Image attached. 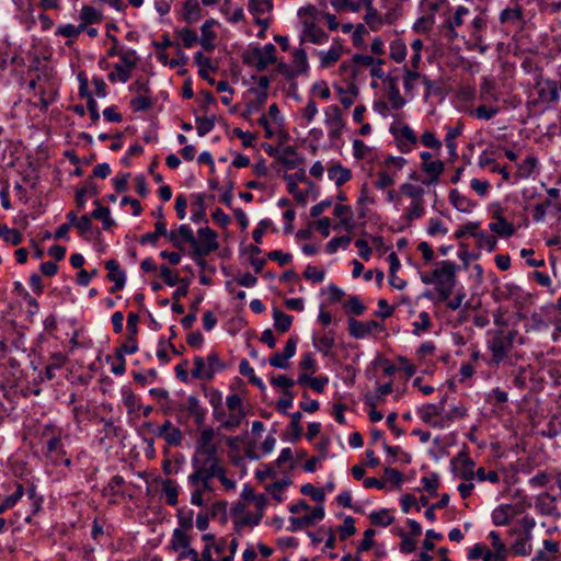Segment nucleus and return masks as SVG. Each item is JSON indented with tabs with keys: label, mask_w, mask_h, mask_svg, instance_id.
I'll list each match as a JSON object with an SVG mask.
<instances>
[{
	"label": "nucleus",
	"mask_w": 561,
	"mask_h": 561,
	"mask_svg": "<svg viewBox=\"0 0 561 561\" xmlns=\"http://www.w3.org/2000/svg\"><path fill=\"white\" fill-rule=\"evenodd\" d=\"M214 439V431L213 428H205L202 431L199 437L196 440V449L195 451H218L217 446L213 442Z\"/></svg>",
	"instance_id": "33"
},
{
	"label": "nucleus",
	"mask_w": 561,
	"mask_h": 561,
	"mask_svg": "<svg viewBox=\"0 0 561 561\" xmlns=\"http://www.w3.org/2000/svg\"><path fill=\"white\" fill-rule=\"evenodd\" d=\"M369 519L376 526L387 527L393 523L394 516L391 514L390 510L381 508L379 511L371 512L369 514Z\"/></svg>",
	"instance_id": "37"
},
{
	"label": "nucleus",
	"mask_w": 561,
	"mask_h": 561,
	"mask_svg": "<svg viewBox=\"0 0 561 561\" xmlns=\"http://www.w3.org/2000/svg\"><path fill=\"white\" fill-rule=\"evenodd\" d=\"M178 411L186 412L188 416L194 419L197 426H202L205 423L207 410L195 396H188L184 402L178 405Z\"/></svg>",
	"instance_id": "13"
},
{
	"label": "nucleus",
	"mask_w": 561,
	"mask_h": 561,
	"mask_svg": "<svg viewBox=\"0 0 561 561\" xmlns=\"http://www.w3.org/2000/svg\"><path fill=\"white\" fill-rule=\"evenodd\" d=\"M277 158L287 169H294L300 164L297 150L293 146L285 147Z\"/></svg>",
	"instance_id": "34"
},
{
	"label": "nucleus",
	"mask_w": 561,
	"mask_h": 561,
	"mask_svg": "<svg viewBox=\"0 0 561 561\" xmlns=\"http://www.w3.org/2000/svg\"><path fill=\"white\" fill-rule=\"evenodd\" d=\"M334 216L340 219L341 227H344L346 230H351L353 228L352 225V209L347 205H335L334 207Z\"/></svg>",
	"instance_id": "38"
},
{
	"label": "nucleus",
	"mask_w": 561,
	"mask_h": 561,
	"mask_svg": "<svg viewBox=\"0 0 561 561\" xmlns=\"http://www.w3.org/2000/svg\"><path fill=\"white\" fill-rule=\"evenodd\" d=\"M351 241H352V239L350 236H341V237L332 238L327 243V252L330 254H333L339 250V248L346 249L350 245Z\"/></svg>",
	"instance_id": "59"
},
{
	"label": "nucleus",
	"mask_w": 561,
	"mask_h": 561,
	"mask_svg": "<svg viewBox=\"0 0 561 561\" xmlns=\"http://www.w3.org/2000/svg\"><path fill=\"white\" fill-rule=\"evenodd\" d=\"M171 548L179 553V559L190 558L192 561H201L195 549L191 548L188 536L181 529H175L171 538Z\"/></svg>",
	"instance_id": "9"
},
{
	"label": "nucleus",
	"mask_w": 561,
	"mask_h": 561,
	"mask_svg": "<svg viewBox=\"0 0 561 561\" xmlns=\"http://www.w3.org/2000/svg\"><path fill=\"white\" fill-rule=\"evenodd\" d=\"M65 450L61 443L60 433L53 435L46 442V451L45 456L48 458L54 465H65L69 467L71 465V460L65 457Z\"/></svg>",
	"instance_id": "11"
},
{
	"label": "nucleus",
	"mask_w": 561,
	"mask_h": 561,
	"mask_svg": "<svg viewBox=\"0 0 561 561\" xmlns=\"http://www.w3.org/2000/svg\"><path fill=\"white\" fill-rule=\"evenodd\" d=\"M448 198L450 204L461 213H470L476 207V203L462 195L458 190H450Z\"/></svg>",
	"instance_id": "27"
},
{
	"label": "nucleus",
	"mask_w": 561,
	"mask_h": 561,
	"mask_svg": "<svg viewBox=\"0 0 561 561\" xmlns=\"http://www.w3.org/2000/svg\"><path fill=\"white\" fill-rule=\"evenodd\" d=\"M125 484V480L122 476H113L107 484L104 486V495L116 496L123 493L122 486Z\"/></svg>",
	"instance_id": "49"
},
{
	"label": "nucleus",
	"mask_w": 561,
	"mask_h": 561,
	"mask_svg": "<svg viewBox=\"0 0 561 561\" xmlns=\"http://www.w3.org/2000/svg\"><path fill=\"white\" fill-rule=\"evenodd\" d=\"M85 194L98 195L99 191L95 183L89 180L85 185L76 192V202L79 208L85 206Z\"/></svg>",
	"instance_id": "47"
},
{
	"label": "nucleus",
	"mask_w": 561,
	"mask_h": 561,
	"mask_svg": "<svg viewBox=\"0 0 561 561\" xmlns=\"http://www.w3.org/2000/svg\"><path fill=\"white\" fill-rule=\"evenodd\" d=\"M290 484V480L285 478L279 481H276L270 484L266 488V491L272 495V497L277 502L282 503L284 501V490Z\"/></svg>",
	"instance_id": "43"
},
{
	"label": "nucleus",
	"mask_w": 561,
	"mask_h": 561,
	"mask_svg": "<svg viewBox=\"0 0 561 561\" xmlns=\"http://www.w3.org/2000/svg\"><path fill=\"white\" fill-rule=\"evenodd\" d=\"M191 220L199 224L205 219V198L203 194H193L191 202Z\"/></svg>",
	"instance_id": "29"
},
{
	"label": "nucleus",
	"mask_w": 561,
	"mask_h": 561,
	"mask_svg": "<svg viewBox=\"0 0 561 561\" xmlns=\"http://www.w3.org/2000/svg\"><path fill=\"white\" fill-rule=\"evenodd\" d=\"M495 221L489 224V228L492 232L500 237H511L515 233V227L508 222L499 211L494 214Z\"/></svg>",
	"instance_id": "26"
},
{
	"label": "nucleus",
	"mask_w": 561,
	"mask_h": 561,
	"mask_svg": "<svg viewBox=\"0 0 561 561\" xmlns=\"http://www.w3.org/2000/svg\"><path fill=\"white\" fill-rule=\"evenodd\" d=\"M324 115V122L329 128V137H339L344 126L340 107L337 105H330L325 108Z\"/></svg>",
	"instance_id": "19"
},
{
	"label": "nucleus",
	"mask_w": 561,
	"mask_h": 561,
	"mask_svg": "<svg viewBox=\"0 0 561 561\" xmlns=\"http://www.w3.org/2000/svg\"><path fill=\"white\" fill-rule=\"evenodd\" d=\"M387 98L390 103V106L394 111L401 110L405 105V100L401 95L398 79L393 77H387Z\"/></svg>",
	"instance_id": "22"
},
{
	"label": "nucleus",
	"mask_w": 561,
	"mask_h": 561,
	"mask_svg": "<svg viewBox=\"0 0 561 561\" xmlns=\"http://www.w3.org/2000/svg\"><path fill=\"white\" fill-rule=\"evenodd\" d=\"M525 506L523 504H502L493 510L491 514L492 523L495 526H505L522 513H524Z\"/></svg>",
	"instance_id": "10"
},
{
	"label": "nucleus",
	"mask_w": 561,
	"mask_h": 561,
	"mask_svg": "<svg viewBox=\"0 0 561 561\" xmlns=\"http://www.w3.org/2000/svg\"><path fill=\"white\" fill-rule=\"evenodd\" d=\"M536 526V520L531 516H524L516 525L508 529V536L516 537L512 543V550L518 556H529L531 552L530 540L531 531Z\"/></svg>",
	"instance_id": "2"
},
{
	"label": "nucleus",
	"mask_w": 561,
	"mask_h": 561,
	"mask_svg": "<svg viewBox=\"0 0 561 561\" xmlns=\"http://www.w3.org/2000/svg\"><path fill=\"white\" fill-rule=\"evenodd\" d=\"M153 105V99L151 94L137 95L130 101V108L134 112H145L151 108Z\"/></svg>",
	"instance_id": "51"
},
{
	"label": "nucleus",
	"mask_w": 561,
	"mask_h": 561,
	"mask_svg": "<svg viewBox=\"0 0 561 561\" xmlns=\"http://www.w3.org/2000/svg\"><path fill=\"white\" fill-rule=\"evenodd\" d=\"M272 314L274 320V327L278 332L285 333L289 331L294 320L293 316L283 312L278 308H274Z\"/></svg>",
	"instance_id": "31"
},
{
	"label": "nucleus",
	"mask_w": 561,
	"mask_h": 561,
	"mask_svg": "<svg viewBox=\"0 0 561 561\" xmlns=\"http://www.w3.org/2000/svg\"><path fill=\"white\" fill-rule=\"evenodd\" d=\"M309 69L307 54L304 49H297L293 53L291 75H306Z\"/></svg>",
	"instance_id": "28"
},
{
	"label": "nucleus",
	"mask_w": 561,
	"mask_h": 561,
	"mask_svg": "<svg viewBox=\"0 0 561 561\" xmlns=\"http://www.w3.org/2000/svg\"><path fill=\"white\" fill-rule=\"evenodd\" d=\"M517 335V330L499 329L493 332L491 340L488 342L492 364L499 365L508 357Z\"/></svg>",
	"instance_id": "3"
},
{
	"label": "nucleus",
	"mask_w": 561,
	"mask_h": 561,
	"mask_svg": "<svg viewBox=\"0 0 561 561\" xmlns=\"http://www.w3.org/2000/svg\"><path fill=\"white\" fill-rule=\"evenodd\" d=\"M130 77L131 70L118 62L114 65V71L107 75V79L112 83H126L130 79Z\"/></svg>",
	"instance_id": "41"
},
{
	"label": "nucleus",
	"mask_w": 561,
	"mask_h": 561,
	"mask_svg": "<svg viewBox=\"0 0 561 561\" xmlns=\"http://www.w3.org/2000/svg\"><path fill=\"white\" fill-rule=\"evenodd\" d=\"M420 158L422 160L421 169L427 174V176L422 180V183L427 186L436 185L445 170L444 162L439 159L433 160V156L430 151H422Z\"/></svg>",
	"instance_id": "8"
},
{
	"label": "nucleus",
	"mask_w": 561,
	"mask_h": 561,
	"mask_svg": "<svg viewBox=\"0 0 561 561\" xmlns=\"http://www.w3.org/2000/svg\"><path fill=\"white\" fill-rule=\"evenodd\" d=\"M23 494L24 486L21 483H18L15 491L11 495L7 496L0 504V514L13 507L18 503V501L23 496Z\"/></svg>",
	"instance_id": "55"
},
{
	"label": "nucleus",
	"mask_w": 561,
	"mask_h": 561,
	"mask_svg": "<svg viewBox=\"0 0 561 561\" xmlns=\"http://www.w3.org/2000/svg\"><path fill=\"white\" fill-rule=\"evenodd\" d=\"M522 19V9L516 5L515 8L504 9L500 14L501 23L516 22Z\"/></svg>",
	"instance_id": "62"
},
{
	"label": "nucleus",
	"mask_w": 561,
	"mask_h": 561,
	"mask_svg": "<svg viewBox=\"0 0 561 561\" xmlns=\"http://www.w3.org/2000/svg\"><path fill=\"white\" fill-rule=\"evenodd\" d=\"M196 130L199 137H204L210 133L215 127L214 116H197L195 118Z\"/></svg>",
	"instance_id": "52"
},
{
	"label": "nucleus",
	"mask_w": 561,
	"mask_h": 561,
	"mask_svg": "<svg viewBox=\"0 0 561 561\" xmlns=\"http://www.w3.org/2000/svg\"><path fill=\"white\" fill-rule=\"evenodd\" d=\"M444 411V403L439 404L427 403L417 410L419 417L427 425L435 428H445L453 422L451 415H442Z\"/></svg>",
	"instance_id": "6"
},
{
	"label": "nucleus",
	"mask_w": 561,
	"mask_h": 561,
	"mask_svg": "<svg viewBox=\"0 0 561 561\" xmlns=\"http://www.w3.org/2000/svg\"><path fill=\"white\" fill-rule=\"evenodd\" d=\"M389 131L394 137L397 146L402 153L410 152L417 144L414 130L407 124L396 121L390 125Z\"/></svg>",
	"instance_id": "7"
},
{
	"label": "nucleus",
	"mask_w": 561,
	"mask_h": 561,
	"mask_svg": "<svg viewBox=\"0 0 561 561\" xmlns=\"http://www.w3.org/2000/svg\"><path fill=\"white\" fill-rule=\"evenodd\" d=\"M423 484V489L430 493L432 496L437 495V489L439 485V476L436 472H432L430 476L423 477L421 479Z\"/></svg>",
	"instance_id": "57"
},
{
	"label": "nucleus",
	"mask_w": 561,
	"mask_h": 561,
	"mask_svg": "<svg viewBox=\"0 0 561 561\" xmlns=\"http://www.w3.org/2000/svg\"><path fill=\"white\" fill-rule=\"evenodd\" d=\"M335 343L332 331L323 332L319 337H313V346L324 355H328Z\"/></svg>",
	"instance_id": "36"
},
{
	"label": "nucleus",
	"mask_w": 561,
	"mask_h": 561,
	"mask_svg": "<svg viewBox=\"0 0 561 561\" xmlns=\"http://www.w3.org/2000/svg\"><path fill=\"white\" fill-rule=\"evenodd\" d=\"M194 61L199 67L198 75L201 78L208 80L210 83H214V80H211L208 75V71L213 69L210 59L204 56L201 51H197L194 55Z\"/></svg>",
	"instance_id": "46"
},
{
	"label": "nucleus",
	"mask_w": 561,
	"mask_h": 561,
	"mask_svg": "<svg viewBox=\"0 0 561 561\" xmlns=\"http://www.w3.org/2000/svg\"><path fill=\"white\" fill-rule=\"evenodd\" d=\"M400 193L403 196H407L411 199V202L423 201L424 199V188L420 185H415L412 183H403L400 185Z\"/></svg>",
	"instance_id": "39"
},
{
	"label": "nucleus",
	"mask_w": 561,
	"mask_h": 561,
	"mask_svg": "<svg viewBox=\"0 0 561 561\" xmlns=\"http://www.w3.org/2000/svg\"><path fill=\"white\" fill-rule=\"evenodd\" d=\"M376 176L377 180L375 181L374 185L377 190H385L390 187L396 182V172L391 173L387 170H381L377 172Z\"/></svg>",
	"instance_id": "53"
},
{
	"label": "nucleus",
	"mask_w": 561,
	"mask_h": 561,
	"mask_svg": "<svg viewBox=\"0 0 561 561\" xmlns=\"http://www.w3.org/2000/svg\"><path fill=\"white\" fill-rule=\"evenodd\" d=\"M276 47L273 44H266L262 48H255L253 55L256 57L255 68L263 71L267 66L276 61Z\"/></svg>",
	"instance_id": "21"
},
{
	"label": "nucleus",
	"mask_w": 561,
	"mask_h": 561,
	"mask_svg": "<svg viewBox=\"0 0 561 561\" xmlns=\"http://www.w3.org/2000/svg\"><path fill=\"white\" fill-rule=\"evenodd\" d=\"M162 492L165 496V502L169 505H176L178 503V496H179V490L178 485L172 480H165L162 483Z\"/></svg>",
	"instance_id": "50"
},
{
	"label": "nucleus",
	"mask_w": 561,
	"mask_h": 561,
	"mask_svg": "<svg viewBox=\"0 0 561 561\" xmlns=\"http://www.w3.org/2000/svg\"><path fill=\"white\" fill-rule=\"evenodd\" d=\"M0 238L12 245H19L23 241V236L19 230L11 229L3 224H0Z\"/></svg>",
	"instance_id": "45"
},
{
	"label": "nucleus",
	"mask_w": 561,
	"mask_h": 561,
	"mask_svg": "<svg viewBox=\"0 0 561 561\" xmlns=\"http://www.w3.org/2000/svg\"><path fill=\"white\" fill-rule=\"evenodd\" d=\"M82 31H84V24H80V25L64 24L58 27L57 34H59L64 37L75 38Z\"/></svg>",
	"instance_id": "63"
},
{
	"label": "nucleus",
	"mask_w": 561,
	"mask_h": 561,
	"mask_svg": "<svg viewBox=\"0 0 561 561\" xmlns=\"http://www.w3.org/2000/svg\"><path fill=\"white\" fill-rule=\"evenodd\" d=\"M459 265L450 260L438 261L434 264V267L430 272H421L420 278L425 285H433L435 287L436 300H447L456 285H457V272Z\"/></svg>",
	"instance_id": "1"
},
{
	"label": "nucleus",
	"mask_w": 561,
	"mask_h": 561,
	"mask_svg": "<svg viewBox=\"0 0 561 561\" xmlns=\"http://www.w3.org/2000/svg\"><path fill=\"white\" fill-rule=\"evenodd\" d=\"M538 160L534 156L527 157L522 163L517 165L516 176L519 179H528L535 172Z\"/></svg>",
	"instance_id": "40"
},
{
	"label": "nucleus",
	"mask_w": 561,
	"mask_h": 561,
	"mask_svg": "<svg viewBox=\"0 0 561 561\" xmlns=\"http://www.w3.org/2000/svg\"><path fill=\"white\" fill-rule=\"evenodd\" d=\"M183 16L186 22L195 23L203 16L202 8L197 0H185L183 4Z\"/></svg>",
	"instance_id": "30"
},
{
	"label": "nucleus",
	"mask_w": 561,
	"mask_h": 561,
	"mask_svg": "<svg viewBox=\"0 0 561 561\" xmlns=\"http://www.w3.org/2000/svg\"><path fill=\"white\" fill-rule=\"evenodd\" d=\"M138 351L137 339L128 336L127 340L116 350V356H125L126 354H135Z\"/></svg>",
	"instance_id": "61"
},
{
	"label": "nucleus",
	"mask_w": 561,
	"mask_h": 561,
	"mask_svg": "<svg viewBox=\"0 0 561 561\" xmlns=\"http://www.w3.org/2000/svg\"><path fill=\"white\" fill-rule=\"evenodd\" d=\"M538 101L545 104L557 103L559 101V88L556 81L541 80L535 85Z\"/></svg>",
	"instance_id": "17"
},
{
	"label": "nucleus",
	"mask_w": 561,
	"mask_h": 561,
	"mask_svg": "<svg viewBox=\"0 0 561 561\" xmlns=\"http://www.w3.org/2000/svg\"><path fill=\"white\" fill-rule=\"evenodd\" d=\"M328 178L340 187L352 179V171L339 162L333 163L328 168Z\"/></svg>",
	"instance_id": "24"
},
{
	"label": "nucleus",
	"mask_w": 561,
	"mask_h": 561,
	"mask_svg": "<svg viewBox=\"0 0 561 561\" xmlns=\"http://www.w3.org/2000/svg\"><path fill=\"white\" fill-rule=\"evenodd\" d=\"M469 13L468 8L459 5L455 13L445 20L443 27L446 30L445 37L449 42H454L458 37L457 28L463 24V18Z\"/></svg>",
	"instance_id": "16"
},
{
	"label": "nucleus",
	"mask_w": 561,
	"mask_h": 561,
	"mask_svg": "<svg viewBox=\"0 0 561 561\" xmlns=\"http://www.w3.org/2000/svg\"><path fill=\"white\" fill-rule=\"evenodd\" d=\"M80 19L82 20L81 24H84V27H85L88 24H93V23L99 22L100 14L94 8L85 5L81 10Z\"/></svg>",
	"instance_id": "64"
},
{
	"label": "nucleus",
	"mask_w": 561,
	"mask_h": 561,
	"mask_svg": "<svg viewBox=\"0 0 561 561\" xmlns=\"http://www.w3.org/2000/svg\"><path fill=\"white\" fill-rule=\"evenodd\" d=\"M226 369V364L220 360L217 353H210L206 358L202 356L194 357V368L192 377L195 379L211 380L215 374Z\"/></svg>",
	"instance_id": "5"
},
{
	"label": "nucleus",
	"mask_w": 561,
	"mask_h": 561,
	"mask_svg": "<svg viewBox=\"0 0 561 561\" xmlns=\"http://www.w3.org/2000/svg\"><path fill=\"white\" fill-rule=\"evenodd\" d=\"M408 48L401 39H394L390 43V58L396 62H402L407 58Z\"/></svg>",
	"instance_id": "48"
},
{
	"label": "nucleus",
	"mask_w": 561,
	"mask_h": 561,
	"mask_svg": "<svg viewBox=\"0 0 561 561\" xmlns=\"http://www.w3.org/2000/svg\"><path fill=\"white\" fill-rule=\"evenodd\" d=\"M298 337L290 336L286 345L280 353H275L272 355L268 359V363L272 367L286 369L289 366V358H291L296 353V346H297Z\"/></svg>",
	"instance_id": "18"
},
{
	"label": "nucleus",
	"mask_w": 561,
	"mask_h": 561,
	"mask_svg": "<svg viewBox=\"0 0 561 561\" xmlns=\"http://www.w3.org/2000/svg\"><path fill=\"white\" fill-rule=\"evenodd\" d=\"M244 412H229L227 417L222 421V428L232 431L240 426L244 419Z\"/></svg>",
	"instance_id": "58"
},
{
	"label": "nucleus",
	"mask_w": 561,
	"mask_h": 561,
	"mask_svg": "<svg viewBox=\"0 0 561 561\" xmlns=\"http://www.w3.org/2000/svg\"><path fill=\"white\" fill-rule=\"evenodd\" d=\"M366 14L364 16V20L366 24L369 26L371 31H378L382 24L383 20L377 12V10L374 8V5L365 7Z\"/></svg>",
	"instance_id": "44"
},
{
	"label": "nucleus",
	"mask_w": 561,
	"mask_h": 561,
	"mask_svg": "<svg viewBox=\"0 0 561 561\" xmlns=\"http://www.w3.org/2000/svg\"><path fill=\"white\" fill-rule=\"evenodd\" d=\"M164 234H167V225L163 220H159L154 224V231L142 234L139 242L142 245L148 243L156 245L158 239Z\"/></svg>",
	"instance_id": "35"
},
{
	"label": "nucleus",
	"mask_w": 561,
	"mask_h": 561,
	"mask_svg": "<svg viewBox=\"0 0 561 561\" xmlns=\"http://www.w3.org/2000/svg\"><path fill=\"white\" fill-rule=\"evenodd\" d=\"M121 62L123 66L127 67L133 71L134 68L137 67L139 61V56L137 51L133 48H124L119 56Z\"/></svg>",
	"instance_id": "56"
},
{
	"label": "nucleus",
	"mask_w": 561,
	"mask_h": 561,
	"mask_svg": "<svg viewBox=\"0 0 561 561\" xmlns=\"http://www.w3.org/2000/svg\"><path fill=\"white\" fill-rule=\"evenodd\" d=\"M348 331L350 334L355 339H365L374 332L383 331L385 327L382 323L369 320V321H358L354 318H350L348 321Z\"/></svg>",
	"instance_id": "12"
},
{
	"label": "nucleus",
	"mask_w": 561,
	"mask_h": 561,
	"mask_svg": "<svg viewBox=\"0 0 561 561\" xmlns=\"http://www.w3.org/2000/svg\"><path fill=\"white\" fill-rule=\"evenodd\" d=\"M91 217L94 219L102 220L103 228L110 229L114 225V220L111 218V211L108 207L99 205L92 213Z\"/></svg>",
	"instance_id": "54"
},
{
	"label": "nucleus",
	"mask_w": 561,
	"mask_h": 561,
	"mask_svg": "<svg viewBox=\"0 0 561 561\" xmlns=\"http://www.w3.org/2000/svg\"><path fill=\"white\" fill-rule=\"evenodd\" d=\"M344 53L343 45L339 38H335L328 50L317 51L320 57V67L330 68L336 64Z\"/></svg>",
	"instance_id": "20"
},
{
	"label": "nucleus",
	"mask_w": 561,
	"mask_h": 561,
	"mask_svg": "<svg viewBox=\"0 0 561 561\" xmlns=\"http://www.w3.org/2000/svg\"><path fill=\"white\" fill-rule=\"evenodd\" d=\"M273 10L272 0H249V11L255 18L256 24L265 25V21L261 15L270 13Z\"/></svg>",
	"instance_id": "25"
},
{
	"label": "nucleus",
	"mask_w": 561,
	"mask_h": 561,
	"mask_svg": "<svg viewBox=\"0 0 561 561\" xmlns=\"http://www.w3.org/2000/svg\"><path fill=\"white\" fill-rule=\"evenodd\" d=\"M474 238L477 239V244L480 249H483L488 252L495 250L497 240L493 234L486 231H478Z\"/></svg>",
	"instance_id": "42"
},
{
	"label": "nucleus",
	"mask_w": 561,
	"mask_h": 561,
	"mask_svg": "<svg viewBox=\"0 0 561 561\" xmlns=\"http://www.w3.org/2000/svg\"><path fill=\"white\" fill-rule=\"evenodd\" d=\"M308 41L316 45L325 44L329 35L319 27L313 20L305 19L302 21L301 42Z\"/></svg>",
	"instance_id": "15"
},
{
	"label": "nucleus",
	"mask_w": 561,
	"mask_h": 561,
	"mask_svg": "<svg viewBox=\"0 0 561 561\" xmlns=\"http://www.w3.org/2000/svg\"><path fill=\"white\" fill-rule=\"evenodd\" d=\"M300 492L304 495L310 496L313 501L322 503L325 499V494L322 489L316 488L311 483H306L301 486Z\"/></svg>",
	"instance_id": "60"
},
{
	"label": "nucleus",
	"mask_w": 561,
	"mask_h": 561,
	"mask_svg": "<svg viewBox=\"0 0 561 561\" xmlns=\"http://www.w3.org/2000/svg\"><path fill=\"white\" fill-rule=\"evenodd\" d=\"M217 24L218 22L215 19H209L205 21L201 27L202 37L199 43L202 47L207 51H213L215 49L214 41L216 38V33L213 31V27Z\"/></svg>",
	"instance_id": "23"
},
{
	"label": "nucleus",
	"mask_w": 561,
	"mask_h": 561,
	"mask_svg": "<svg viewBox=\"0 0 561 561\" xmlns=\"http://www.w3.org/2000/svg\"><path fill=\"white\" fill-rule=\"evenodd\" d=\"M222 467L218 451H195L192 457L193 472L190 476H194L195 479L215 477Z\"/></svg>",
	"instance_id": "4"
},
{
	"label": "nucleus",
	"mask_w": 561,
	"mask_h": 561,
	"mask_svg": "<svg viewBox=\"0 0 561 561\" xmlns=\"http://www.w3.org/2000/svg\"><path fill=\"white\" fill-rule=\"evenodd\" d=\"M425 215V201L411 202L404 209V220L410 225Z\"/></svg>",
	"instance_id": "32"
},
{
	"label": "nucleus",
	"mask_w": 561,
	"mask_h": 561,
	"mask_svg": "<svg viewBox=\"0 0 561 561\" xmlns=\"http://www.w3.org/2000/svg\"><path fill=\"white\" fill-rule=\"evenodd\" d=\"M197 234L201 239L198 242L196 240L195 244V251L194 253L199 256H206L210 252L218 249V242H217V233L211 230L209 227H204L198 229Z\"/></svg>",
	"instance_id": "14"
}]
</instances>
